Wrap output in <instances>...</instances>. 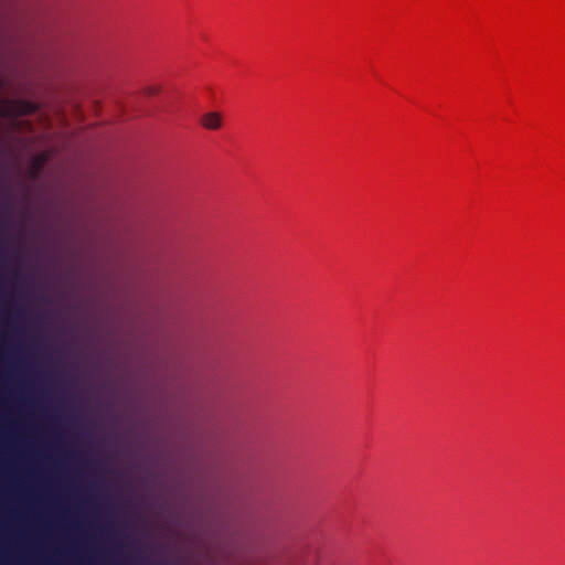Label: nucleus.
Masks as SVG:
<instances>
[{
	"label": "nucleus",
	"mask_w": 565,
	"mask_h": 565,
	"mask_svg": "<svg viewBox=\"0 0 565 565\" xmlns=\"http://www.w3.org/2000/svg\"><path fill=\"white\" fill-rule=\"evenodd\" d=\"M223 515L203 415L196 413L188 423L179 406V530L216 524Z\"/></svg>",
	"instance_id": "1"
},
{
	"label": "nucleus",
	"mask_w": 565,
	"mask_h": 565,
	"mask_svg": "<svg viewBox=\"0 0 565 565\" xmlns=\"http://www.w3.org/2000/svg\"><path fill=\"white\" fill-rule=\"evenodd\" d=\"M113 509L114 505L109 498L89 492L68 504L65 511L76 515H100L110 513Z\"/></svg>",
	"instance_id": "2"
},
{
	"label": "nucleus",
	"mask_w": 565,
	"mask_h": 565,
	"mask_svg": "<svg viewBox=\"0 0 565 565\" xmlns=\"http://www.w3.org/2000/svg\"><path fill=\"white\" fill-rule=\"evenodd\" d=\"M200 122L207 130H217L223 125V118L217 111H209L202 115Z\"/></svg>",
	"instance_id": "3"
},
{
	"label": "nucleus",
	"mask_w": 565,
	"mask_h": 565,
	"mask_svg": "<svg viewBox=\"0 0 565 565\" xmlns=\"http://www.w3.org/2000/svg\"><path fill=\"white\" fill-rule=\"evenodd\" d=\"M13 108L19 115H30L35 113L36 105L31 102L19 100L14 103Z\"/></svg>",
	"instance_id": "4"
},
{
	"label": "nucleus",
	"mask_w": 565,
	"mask_h": 565,
	"mask_svg": "<svg viewBox=\"0 0 565 565\" xmlns=\"http://www.w3.org/2000/svg\"><path fill=\"white\" fill-rule=\"evenodd\" d=\"M185 532H179V565H185L184 555H183V541H184L183 534Z\"/></svg>",
	"instance_id": "5"
},
{
	"label": "nucleus",
	"mask_w": 565,
	"mask_h": 565,
	"mask_svg": "<svg viewBox=\"0 0 565 565\" xmlns=\"http://www.w3.org/2000/svg\"><path fill=\"white\" fill-rule=\"evenodd\" d=\"M198 565H216L214 558L212 556H207L206 559L204 562H200L198 563Z\"/></svg>",
	"instance_id": "6"
}]
</instances>
